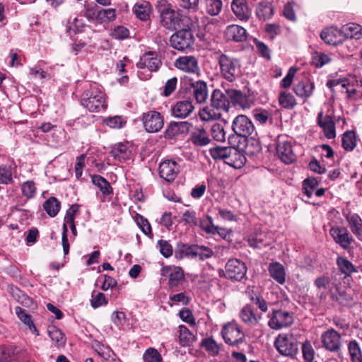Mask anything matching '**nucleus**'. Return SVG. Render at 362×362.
I'll use <instances>...</instances> for the list:
<instances>
[{"mask_svg": "<svg viewBox=\"0 0 362 362\" xmlns=\"http://www.w3.org/2000/svg\"><path fill=\"white\" fill-rule=\"evenodd\" d=\"M229 107L230 100L226 90L215 89L211 96L210 105L199 111V117L204 121L216 120L221 118L223 112H228Z\"/></svg>", "mask_w": 362, "mask_h": 362, "instance_id": "nucleus-1", "label": "nucleus"}, {"mask_svg": "<svg viewBox=\"0 0 362 362\" xmlns=\"http://www.w3.org/2000/svg\"><path fill=\"white\" fill-rule=\"evenodd\" d=\"M81 104L90 112H100L107 107L105 94L96 86H90L81 95Z\"/></svg>", "mask_w": 362, "mask_h": 362, "instance_id": "nucleus-2", "label": "nucleus"}, {"mask_svg": "<svg viewBox=\"0 0 362 362\" xmlns=\"http://www.w3.org/2000/svg\"><path fill=\"white\" fill-rule=\"evenodd\" d=\"M157 8L160 13V23L162 26L169 30H175L180 27L181 14L179 11L174 10L166 1H160Z\"/></svg>", "mask_w": 362, "mask_h": 362, "instance_id": "nucleus-3", "label": "nucleus"}, {"mask_svg": "<svg viewBox=\"0 0 362 362\" xmlns=\"http://www.w3.org/2000/svg\"><path fill=\"white\" fill-rule=\"evenodd\" d=\"M222 77L229 82L235 81L241 75L240 61L235 57L221 53L218 57Z\"/></svg>", "mask_w": 362, "mask_h": 362, "instance_id": "nucleus-4", "label": "nucleus"}, {"mask_svg": "<svg viewBox=\"0 0 362 362\" xmlns=\"http://www.w3.org/2000/svg\"><path fill=\"white\" fill-rule=\"evenodd\" d=\"M83 16L90 23L98 24L109 23L116 19V9L101 8L97 5H86Z\"/></svg>", "mask_w": 362, "mask_h": 362, "instance_id": "nucleus-5", "label": "nucleus"}, {"mask_svg": "<svg viewBox=\"0 0 362 362\" xmlns=\"http://www.w3.org/2000/svg\"><path fill=\"white\" fill-rule=\"evenodd\" d=\"M274 346L281 355L291 358H296L298 353V341L293 334H279L274 341Z\"/></svg>", "mask_w": 362, "mask_h": 362, "instance_id": "nucleus-6", "label": "nucleus"}, {"mask_svg": "<svg viewBox=\"0 0 362 362\" xmlns=\"http://www.w3.org/2000/svg\"><path fill=\"white\" fill-rule=\"evenodd\" d=\"M170 42L173 48L184 51L192 47L194 38L191 30L181 29L170 37Z\"/></svg>", "mask_w": 362, "mask_h": 362, "instance_id": "nucleus-7", "label": "nucleus"}, {"mask_svg": "<svg viewBox=\"0 0 362 362\" xmlns=\"http://www.w3.org/2000/svg\"><path fill=\"white\" fill-rule=\"evenodd\" d=\"M268 317L269 318L268 325L271 329L276 330L289 327L293 322L292 314L281 309L273 310L268 315Z\"/></svg>", "mask_w": 362, "mask_h": 362, "instance_id": "nucleus-8", "label": "nucleus"}, {"mask_svg": "<svg viewBox=\"0 0 362 362\" xmlns=\"http://www.w3.org/2000/svg\"><path fill=\"white\" fill-rule=\"evenodd\" d=\"M225 342L230 346H238L245 340V334L240 327L233 322L226 325L221 331Z\"/></svg>", "mask_w": 362, "mask_h": 362, "instance_id": "nucleus-9", "label": "nucleus"}, {"mask_svg": "<svg viewBox=\"0 0 362 362\" xmlns=\"http://www.w3.org/2000/svg\"><path fill=\"white\" fill-rule=\"evenodd\" d=\"M226 276L231 280L240 281L243 280L247 273L245 264L238 259H230L225 267Z\"/></svg>", "mask_w": 362, "mask_h": 362, "instance_id": "nucleus-10", "label": "nucleus"}, {"mask_svg": "<svg viewBox=\"0 0 362 362\" xmlns=\"http://www.w3.org/2000/svg\"><path fill=\"white\" fill-rule=\"evenodd\" d=\"M232 129L237 136L247 138L255 131V127L251 120L245 115L237 116L232 124Z\"/></svg>", "mask_w": 362, "mask_h": 362, "instance_id": "nucleus-11", "label": "nucleus"}, {"mask_svg": "<svg viewBox=\"0 0 362 362\" xmlns=\"http://www.w3.org/2000/svg\"><path fill=\"white\" fill-rule=\"evenodd\" d=\"M142 121L144 127L148 132H158L163 127V119L161 115L155 110H151L144 113L142 115Z\"/></svg>", "mask_w": 362, "mask_h": 362, "instance_id": "nucleus-12", "label": "nucleus"}, {"mask_svg": "<svg viewBox=\"0 0 362 362\" xmlns=\"http://www.w3.org/2000/svg\"><path fill=\"white\" fill-rule=\"evenodd\" d=\"M180 171V166L173 160L167 159L162 161L158 168L159 175L167 182H173Z\"/></svg>", "mask_w": 362, "mask_h": 362, "instance_id": "nucleus-13", "label": "nucleus"}, {"mask_svg": "<svg viewBox=\"0 0 362 362\" xmlns=\"http://www.w3.org/2000/svg\"><path fill=\"white\" fill-rule=\"evenodd\" d=\"M161 275L168 277V286L171 289L177 288L185 280L184 272L180 267H163L161 269Z\"/></svg>", "mask_w": 362, "mask_h": 362, "instance_id": "nucleus-14", "label": "nucleus"}, {"mask_svg": "<svg viewBox=\"0 0 362 362\" xmlns=\"http://www.w3.org/2000/svg\"><path fill=\"white\" fill-rule=\"evenodd\" d=\"M175 66L188 74H198L200 69L197 57L192 55L179 57L174 62Z\"/></svg>", "mask_w": 362, "mask_h": 362, "instance_id": "nucleus-15", "label": "nucleus"}, {"mask_svg": "<svg viewBox=\"0 0 362 362\" xmlns=\"http://www.w3.org/2000/svg\"><path fill=\"white\" fill-rule=\"evenodd\" d=\"M329 234L336 243L343 249H348L353 242V238L345 227H332L329 230Z\"/></svg>", "mask_w": 362, "mask_h": 362, "instance_id": "nucleus-16", "label": "nucleus"}, {"mask_svg": "<svg viewBox=\"0 0 362 362\" xmlns=\"http://www.w3.org/2000/svg\"><path fill=\"white\" fill-rule=\"evenodd\" d=\"M321 340L323 346L330 351H337L341 347V336L334 329H328L322 333Z\"/></svg>", "mask_w": 362, "mask_h": 362, "instance_id": "nucleus-17", "label": "nucleus"}, {"mask_svg": "<svg viewBox=\"0 0 362 362\" xmlns=\"http://www.w3.org/2000/svg\"><path fill=\"white\" fill-rule=\"evenodd\" d=\"M320 37L325 43L333 46L342 43L345 40L344 33L334 27L323 30L321 32Z\"/></svg>", "mask_w": 362, "mask_h": 362, "instance_id": "nucleus-18", "label": "nucleus"}, {"mask_svg": "<svg viewBox=\"0 0 362 362\" xmlns=\"http://www.w3.org/2000/svg\"><path fill=\"white\" fill-rule=\"evenodd\" d=\"M194 107L189 100L177 101L171 107V114L174 117L185 119L194 111Z\"/></svg>", "mask_w": 362, "mask_h": 362, "instance_id": "nucleus-19", "label": "nucleus"}, {"mask_svg": "<svg viewBox=\"0 0 362 362\" xmlns=\"http://www.w3.org/2000/svg\"><path fill=\"white\" fill-rule=\"evenodd\" d=\"M161 65V62L156 53L148 52L142 55L140 60L136 63L139 69H148L151 71H156Z\"/></svg>", "mask_w": 362, "mask_h": 362, "instance_id": "nucleus-20", "label": "nucleus"}, {"mask_svg": "<svg viewBox=\"0 0 362 362\" xmlns=\"http://www.w3.org/2000/svg\"><path fill=\"white\" fill-rule=\"evenodd\" d=\"M317 124L323 129L324 134L329 139L336 137L335 123L330 115L323 116L320 111L317 115Z\"/></svg>", "mask_w": 362, "mask_h": 362, "instance_id": "nucleus-21", "label": "nucleus"}, {"mask_svg": "<svg viewBox=\"0 0 362 362\" xmlns=\"http://www.w3.org/2000/svg\"><path fill=\"white\" fill-rule=\"evenodd\" d=\"M224 35L227 41L235 42H244L247 37L246 30L243 27L235 24L228 25Z\"/></svg>", "mask_w": 362, "mask_h": 362, "instance_id": "nucleus-22", "label": "nucleus"}, {"mask_svg": "<svg viewBox=\"0 0 362 362\" xmlns=\"http://www.w3.org/2000/svg\"><path fill=\"white\" fill-rule=\"evenodd\" d=\"M231 9L234 15L240 21H247L250 17V9L247 0H233Z\"/></svg>", "mask_w": 362, "mask_h": 362, "instance_id": "nucleus-23", "label": "nucleus"}, {"mask_svg": "<svg viewBox=\"0 0 362 362\" xmlns=\"http://www.w3.org/2000/svg\"><path fill=\"white\" fill-rule=\"evenodd\" d=\"M276 151L280 159L286 164H290L296 159L292 150L291 144L288 141L279 142L276 147Z\"/></svg>", "mask_w": 362, "mask_h": 362, "instance_id": "nucleus-24", "label": "nucleus"}, {"mask_svg": "<svg viewBox=\"0 0 362 362\" xmlns=\"http://www.w3.org/2000/svg\"><path fill=\"white\" fill-rule=\"evenodd\" d=\"M315 85L308 79L299 81L293 87V90L297 96L306 100L313 93Z\"/></svg>", "mask_w": 362, "mask_h": 362, "instance_id": "nucleus-25", "label": "nucleus"}, {"mask_svg": "<svg viewBox=\"0 0 362 362\" xmlns=\"http://www.w3.org/2000/svg\"><path fill=\"white\" fill-rule=\"evenodd\" d=\"M192 88L193 95L198 103H204L208 98L207 84L202 80L192 82L190 83Z\"/></svg>", "mask_w": 362, "mask_h": 362, "instance_id": "nucleus-26", "label": "nucleus"}, {"mask_svg": "<svg viewBox=\"0 0 362 362\" xmlns=\"http://www.w3.org/2000/svg\"><path fill=\"white\" fill-rule=\"evenodd\" d=\"M342 88L346 89L349 97L362 95V81L356 78L343 79Z\"/></svg>", "mask_w": 362, "mask_h": 362, "instance_id": "nucleus-27", "label": "nucleus"}, {"mask_svg": "<svg viewBox=\"0 0 362 362\" xmlns=\"http://www.w3.org/2000/svg\"><path fill=\"white\" fill-rule=\"evenodd\" d=\"M190 140L197 146H205L211 142L207 132L202 127H196L192 130Z\"/></svg>", "mask_w": 362, "mask_h": 362, "instance_id": "nucleus-28", "label": "nucleus"}, {"mask_svg": "<svg viewBox=\"0 0 362 362\" xmlns=\"http://www.w3.org/2000/svg\"><path fill=\"white\" fill-rule=\"evenodd\" d=\"M256 16L261 21H267L274 16V6L272 2L262 0L257 3L256 7Z\"/></svg>", "mask_w": 362, "mask_h": 362, "instance_id": "nucleus-29", "label": "nucleus"}, {"mask_svg": "<svg viewBox=\"0 0 362 362\" xmlns=\"http://www.w3.org/2000/svg\"><path fill=\"white\" fill-rule=\"evenodd\" d=\"M110 153L118 161L124 162L129 159L131 151L125 144L117 143L112 146Z\"/></svg>", "mask_w": 362, "mask_h": 362, "instance_id": "nucleus-30", "label": "nucleus"}, {"mask_svg": "<svg viewBox=\"0 0 362 362\" xmlns=\"http://www.w3.org/2000/svg\"><path fill=\"white\" fill-rule=\"evenodd\" d=\"M196 245H187L179 243L175 250V257L177 259L194 258Z\"/></svg>", "mask_w": 362, "mask_h": 362, "instance_id": "nucleus-31", "label": "nucleus"}, {"mask_svg": "<svg viewBox=\"0 0 362 362\" xmlns=\"http://www.w3.org/2000/svg\"><path fill=\"white\" fill-rule=\"evenodd\" d=\"M314 284L317 289V295L319 298L320 300L325 299L331 291L329 278L325 276L317 277L315 280Z\"/></svg>", "mask_w": 362, "mask_h": 362, "instance_id": "nucleus-32", "label": "nucleus"}, {"mask_svg": "<svg viewBox=\"0 0 362 362\" xmlns=\"http://www.w3.org/2000/svg\"><path fill=\"white\" fill-rule=\"evenodd\" d=\"M245 156L235 148L230 147L226 164L235 168H240L245 163Z\"/></svg>", "mask_w": 362, "mask_h": 362, "instance_id": "nucleus-33", "label": "nucleus"}, {"mask_svg": "<svg viewBox=\"0 0 362 362\" xmlns=\"http://www.w3.org/2000/svg\"><path fill=\"white\" fill-rule=\"evenodd\" d=\"M268 271L269 275L279 284H284L286 281V271L284 267L279 262L271 263Z\"/></svg>", "mask_w": 362, "mask_h": 362, "instance_id": "nucleus-34", "label": "nucleus"}, {"mask_svg": "<svg viewBox=\"0 0 362 362\" xmlns=\"http://www.w3.org/2000/svg\"><path fill=\"white\" fill-rule=\"evenodd\" d=\"M152 8L149 2L143 1L136 3L133 7V11L136 18L142 21H146L150 18Z\"/></svg>", "mask_w": 362, "mask_h": 362, "instance_id": "nucleus-35", "label": "nucleus"}, {"mask_svg": "<svg viewBox=\"0 0 362 362\" xmlns=\"http://www.w3.org/2000/svg\"><path fill=\"white\" fill-rule=\"evenodd\" d=\"M15 313L19 320L26 325L33 334L37 336L39 335V332L33 323L32 316L29 315L25 310L19 306H16L15 308Z\"/></svg>", "mask_w": 362, "mask_h": 362, "instance_id": "nucleus-36", "label": "nucleus"}, {"mask_svg": "<svg viewBox=\"0 0 362 362\" xmlns=\"http://www.w3.org/2000/svg\"><path fill=\"white\" fill-rule=\"evenodd\" d=\"M226 93L229 96L230 103H233L235 105H239L243 108L248 107V99L240 90L235 89H228Z\"/></svg>", "mask_w": 362, "mask_h": 362, "instance_id": "nucleus-37", "label": "nucleus"}, {"mask_svg": "<svg viewBox=\"0 0 362 362\" xmlns=\"http://www.w3.org/2000/svg\"><path fill=\"white\" fill-rule=\"evenodd\" d=\"M202 226L206 233L214 235L218 234L223 238H226L228 233L227 229L214 226L212 218L209 216L206 217V220L202 223Z\"/></svg>", "mask_w": 362, "mask_h": 362, "instance_id": "nucleus-38", "label": "nucleus"}, {"mask_svg": "<svg viewBox=\"0 0 362 362\" xmlns=\"http://www.w3.org/2000/svg\"><path fill=\"white\" fill-rule=\"evenodd\" d=\"M358 139L354 131H346L342 135V147L347 151H352L358 144Z\"/></svg>", "mask_w": 362, "mask_h": 362, "instance_id": "nucleus-39", "label": "nucleus"}, {"mask_svg": "<svg viewBox=\"0 0 362 362\" xmlns=\"http://www.w3.org/2000/svg\"><path fill=\"white\" fill-rule=\"evenodd\" d=\"M250 247L261 248L269 245V240L265 233L259 232L251 235L247 239Z\"/></svg>", "mask_w": 362, "mask_h": 362, "instance_id": "nucleus-40", "label": "nucleus"}, {"mask_svg": "<svg viewBox=\"0 0 362 362\" xmlns=\"http://www.w3.org/2000/svg\"><path fill=\"white\" fill-rule=\"evenodd\" d=\"M92 183L98 187L103 195H110L112 193V188L110 182L99 175L91 176Z\"/></svg>", "mask_w": 362, "mask_h": 362, "instance_id": "nucleus-41", "label": "nucleus"}, {"mask_svg": "<svg viewBox=\"0 0 362 362\" xmlns=\"http://www.w3.org/2000/svg\"><path fill=\"white\" fill-rule=\"evenodd\" d=\"M240 317L242 321L248 326H255L258 323V320L250 305H245L240 312Z\"/></svg>", "mask_w": 362, "mask_h": 362, "instance_id": "nucleus-42", "label": "nucleus"}, {"mask_svg": "<svg viewBox=\"0 0 362 362\" xmlns=\"http://www.w3.org/2000/svg\"><path fill=\"white\" fill-rule=\"evenodd\" d=\"M351 230L358 238L362 237V219L356 214H354L346 217Z\"/></svg>", "mask_w": 362, "mask_h": 362, "instance_id": "nucleus-43", "label": "nucleus"}, {"mask_svg": "<svg viewBox=\"0 0 362 362\" xmlns=\"http://www.w3.org/2000/svg\"><path fill=\"white\" fill-rule=\"evenodd\" d=\"M348 351L351 362H362V349L356 340H351Z\"/></svg>", "mask_w": 362, "mask_h": 362, "instance_id": "nucleus-44", "label": "nucleus"}, {"mask_svg": "<svg viewBox=\"0 0 362 362\" xmlns=\"http://www.w3.org/2000/svg\"><path fill=\"white\" fill-rule=\"evenodd\" d=\"M48 334L57 347L63 346L65 344L66 339L64 334L59 329L54 326L49 327Z\"/></svg>", "mask_w": 362, "mask_h": 362, "instance_id": "nucleus-45", "label": "nucleus"}, {"mask_svg": "<svg viewBox=\"0 0 362 362\" xmlns=\"http://www.w3.org/2000/svg\"><path fill=\"white\" fill-rule=\"evenodd\" d=\"M43 208L49 216L54 217L59 211L60 202L52 197L44 202Z\"/></svg>", "mask_w": 362, "mask_h": 362, "instance_id": "nucleus-46", "label": "nucleus"}, {"mask_svg": "<svg viewBox=\"0 0 362 362\" xmlns=\"http://www.w3.org/2000/svg\"><path fill=\"white\" fill-rule=\"evenodd\" d=\"M179 340L180 344L183 346H189L194 341V336L184 325L179 327Z\"/></svg>", "mask_w": 362, "mask_h": 362, "instance_id": "nucleus-47", "label": "nucleus"}, {"mask_svg": "<svg viewBox=\"0 0 362 362\" xmlns=\"http://www.w3.org/2000/svg\"><path fill=\"white\" fill-rule=\"evenodd\" d=\"M344 31L345 36L356 40L362 38V26L358 24L349 23L344 28Z\"/></svg>", "mask_w": 362, "mask_h": 362, "instance_id": "nucleus-48", "label": "nucleus"}, {"mask_svg": "<svg viewBox=\"0 0 362 362\" xmlns=\"http://www.w3.org/2000/svg\"><path fill=\"white\" fill-rule=\"evenodd\" d=\"M230 147L212 148L209 150L210 155L214 160H223L226 163Z\"/></svg>", "mask_w": 362, "mask_h": 362, "instance_id": "nucleus-49", "label": "nucleus"}, {"mask_svg": "<svg viewBox=\"0 0 362 362\" xmlns=\"http://www.w3.org/2000/svg\"><path fill=\"white\" fill-rule=\"evenodd\" d=\"M144 362H163L160 354L157 349L150 347L143 354Z\"/></svg>", "mask_w": 362, "mask_h": 362, "instance_id": "nucleus-50", "label": "nucleus"}, {"mask_svg": "<svg viewBox=\"0 0 362 362\" xmlns=\"http://www.w3.org/2000/svg\"><path fill=\"white\" fill-rule=\"evenodd\" d=\"M279 100V104L286 109H293L297 104L294 96L291 93H281Z\"/></svg>", "mask_w": 362, "mask_h": 362, "instance_id": "nucleus-51", "label": "nucleus"}, {"mask_svg": "<svg viewBox=\"0 0 362 362\" xmlns=\"http://www.w3.org/2000/svg\"><path fill=\"white\" fill-rule=\"evenodd\" d=\"M202 346L211 356H216L219 353L220 347L212 338H206L202 340Z\"/></svg>", "mask_w": 362, "mask_h": 362, "instance_id": "nucleus-52", "label": "nucleus"}, {"mask_svg": "<svg viewBox=\"0 0 362 362\" xmlns=\"http://www.w3.org/2000/svg\"><path fill=\"white\" fill-rule=\"evenodd\" d=\"M318 184L317 180L314 177H308L303 182V192L308 198L312 197L313 191Z\"/></svg>", "mask_w": 362, "mask_h": 362, "instance_id": "nucleus-53", "label": "nucleus"}, {"mask_svg": "<svg viewBox=\"0 0 362 362\" xmlns=\"http://www.w3.org/2000/svg\"><path fill=\"white\" fill-rule=\"evenodd\" d=\"M206 12L211 16L218 15L222 8V1L221 0H206Z\"/></svg>", "mask_w": 362, "mask_h": 362, "instance_id": "nucleus-54", "label": "nucleus"}, {"mask_svg": "<svg viewBox=\"0 0 362 362\" xmlns=\"http://www.w3.org/2000/svg\"><path fill=\"white\" fill-rule=\"evenodd\" d=\"M181 221L183 222L185 225H188L190 227L197 226L198 218L196 212L191 210L185 211L182 214Z\"/></svg>", "mask_w": 362, "mask_h": 362, "instance_id": "nucleus-55", "label": "nucleus"}, {"mask_svg": "<svg viewBox=\"0 0 362 362\" xmlns=\"http://www.w3.org/2000/svg\"><path fill=\"white\" fill-rule=\"evenodd\" d=\"M214 255L212 250L204 245H196L194 258L198 257L200 260H205Z\"/></svg>", "mask_w": 362, "mask_h": 362, "instance_id": "nucleus-56", "label": "nucleus"}, {"mask_svg": "<svg viewBox=\"0 0 362 362\" xmlns=\"http://www.w3.org/2000/svg\"><path fill=\"white\" fill-rule=\"evenodd\" d=\"M337 265L341 273L348 275L354 271L352 263L344 257H338L337 259Z\"/></svg>", "mask_w": 362, "mask_h": 362, "instance_id": "nucleus-57", "label": "nucleus"}, {"mask_svg": "<svg viewBox=\"0 0 362 362\" xmlns=\"http://www.w3.org/2000/svg\"><path fill=\"white\" fill-rule=\"evenodd\" d=\"M302 354L305 362H313L315 358V351L308 341L302 344Z\"/></svg>", "mask_w": 362, "mask_h": 362, "instance_id": "nucleus-58", "label": "nucleus"}, {"mask_svg": "<svg viewBox=\"0 0 362 362\" xmlns=\"http://www.w3.org/2000/svg\"><path fill=\"white\" fill-rule=\"evenodd\" d=\"M211 136L217 141L223 142L226 140V132L223 127L220 124H214L211 129Z\"/></svg>", "mask_w": 362, "mask_h": 362, "instance_id": "nucleus-59", "label": "nucleus"}, {"mask_svg": "<svg viewBox=\"0 0 362 362\" xmlns=\"http://www.w3.org/2000/svg\"><path fill=\"white\" fill-rule=\"evenodd\" d=\"M331 61L332 59L329 55L322 52H317L313 59V64L317 68H321L324 65L329 64Z\"/></svg>", "mask_w": 362, "mask_h": 362, "instance_id": "nucleus-60", "label": "nucleus"}, {"mask_svg": "<svg viewBox=\"0 0 362 362\" xmlns=\"http://www.w3.org/2000/svg\"><path fill=\"white\" fill-rule=\"evenodd\" d=\"M157 245L160 252L164 257L168 258L172 256L173 253V248L168 241L159 240Z\"/></svg>", "mask_w": 362, "mask_h": 362, "instance_id": "nucleus-61", "label": "nucleus"}, {"mask_svg": "<svg viewBox=\"0 0 362 362\" xmlns=\"http://www.w3.org/2000/svg\"><path fill=\"white\" fill-rule=\"evenodd\" d=\"M107 299L103 293H98L95 295V291L92 293V298L90 300V305L93 308H98L102 305H107Z\"/></svg>", "mask_w": 362, "mask_h": 362, "instance_id": "nucleus-62", "label": "nucleus"}, {"mask_svg": "<svg viewBox=\"0 0 362 362\" xmlns=\"http://www.w3.org/2000/svg\"><path fill=\"white\" fill-rule=\"evenodd\" d=\"M245 148L248 153L256 154L261 151L262 145L258 140L251 138L247 140Z\"/></svg>", "mask_w": 362, "mask_h": 362, "instance_id": "nucleus-63", "label": "nucleus"}, {"mask_svg": "<svg viewBox=\"0 0 362 362\" xmlns=\"http://www.w3.org/2000/svg\"><path fill=\"white\" fill-rule=\"evenodd\" d=\"M23 194L27 198L33 197L35 194V185L33 181H27L21 187Z\"/></svg>", "mask_w": 362, "mask_h": 362, "instance_id": "nucleus-64", "label": "nucleus"}]
</instances>
